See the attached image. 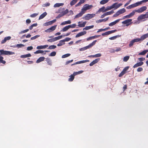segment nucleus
I'll return each mask as SVG.
<instances>
[{
    "label": "nucleus",
    "instance_id": "1",
    "mask_svg": "<svg viewBox=\"0 0 148 148\" xmlns=\"http://www.w3.org/2000/svg\"><path fill=\"white\" fill-rule=\"evenodd\" d=\"M148 18V13H146L145 14H142L139 16L137 19L139 20L140 22L146 21Z\"/></svg>",
    "mask_w": 148,
    "mask_h": 148
},
{
    "label": "nucleus",
    "instance_id": "2",
    "mask_svg": "<svg viewBox=\"0 0 148 148\" xmlns=\"http://www.w3.org/2000/svg\"><path fill=\"white\" fill-rule=\"evenodd\" d=\"M92 7V5H89L88 4H86L83 6V8L81 9V11L84 14L87 10L91 9Z\"/></svg>",
    "mask_w": 148,
    "mask_h": 148
},
{
    "label": "nucleus",
    "instance_id": "3",
    "mask_svg": "<svg viewBox=\"0 0 148 148\" xmlns=\"http://www.w3.org/2000/svg\"><path fill=\"white\" fill-rule=\"evenodd\" d=\"M0 53L1 55H12L15 54V53L9 51H4L3 50H0Z\"/></svg>",
    "mask_w": 148,
    "mask_h": 148
},
{
    "label": "nucleus",
    "instance_id": "4",
    "mask_svg": "<svg viewBox=\"0 0 148 148\" xmlns=\"http://www.w3.org/2000/svg\"><path fill=\"white\" fill-rule=\"evenodd\" d=\"M97 42V40H95L93 41L92 43L84 47L83 48H80L79 49L80 51H84L88 49L89 48L92 46L93 45H94L96 42Z\"/></svg>",
    "mask_w": 148,
    "mask_h": 148
},
{
    "label": "nucleus",
    "instance_id": "5",
    "mask_svg": "<svg viewBox=\"0 0 148 148\" xmlns=\"http://www.w3.org/2000/svg\"><path fill=\"white\" fill-rule=\"evenodd\" d=\"M136 12V10H133L129 14L124 16L123 17L122 19H124L125 18H131L135 14Z\"/></svg>",
    "mask_w": 148,
    "mask_h": 148
},
{
    "label": "nucleus",
    "instance_id": "6",
    "mask_svg": "<svg viewBox=\"0 0 148 148\" xmlns=\"http://www.w3.org/2000/svg\"><path fill=\"white\" fill-rule=\"evenodd\" d=\"M95 16V14H87L86 15L83 17L82 18L86 20H89L90 19L94 17Z\"/></svg>",
    "mask_w": 148,
    "mask_h": 148
},
{
    "label": "nucleus",
    "instance_id": "7",
    "mask_svg": "<svg viewBox=\"0 0 148 148\" xmlns=\"http://www.w3.org/2000/svg\"><path fill=\"white\" fill-rule=\"evenodd\" d=\"M62 36H63L62 35L59 36L58 37H55L53 38L48 39L47 40V41L49 42H53L61 39L62 38Z\"/></svg>",
    "mask_w": 148,
    "mask_h": 148
},
{
    "label": "nucleus",
    "instance_id": "8",
    "mask_svg": "<svg viewBox=\"0 0 148 148\" xmlns=\"http://www.w3.org/2000/svg\"><path fill=\"white\" fill-rule=\"evenodd\" d=\"M132 19H127L122 22V23L123 24H126V26H128L132 23Z\"/></svg>",
    "mask_w": 148,
    "mask_h": 148
},
{
    "label": "nucleus",
    "instance_id": "9",
    "mask_svg": "<svg viewBox=\"0 0 148 148\" xmlns=\"http://www.w3.org/2000/svg\"><path fill=\"white\" fill-rule=\"evenodd\" d=\"M129 68V66H127L125 67L121 71V72L119 74V77H121L123 75L125 74L127 72V70Z\"/></svg>",
    "mask_w": 148,
    "mask_h": 148
},
{
    "label": "nucleus",
    "instance_id": "10",
    "mask_svg": "<svg viewBox=\"0 0 148 148\" xmlns=\"http://www.w3.org/2000/svg\"><path fill=\"white\" fill-rule=\"evenodd\" d=\"M147 7L146 6H143L138 9L136 10V12L138 13H141L146 10Z\"/></svg>",
    "mask_w": 148,
    "mask_h": 148
},
{
    "label": "nucleus",
    "instance_id": "11",
    "mask_svg": "<svg viewBox=\"0 0 148 148\" xmlns=\"http://www.w3.org/2000/svg\"><path fill=\"white\" fill-rule=\"evenodd\" d=\"M69 12V10L68 9H66L65 11H64L62 12V13H60L56 17V18H58L60 17L65 15L66 14H67Z\"/></svg>",
    "mask_w": 148,
    "mask_h": 148
},
{
    "label": "nucleus",
    "instance_id": "12",
    "mask_svg": "<svg viewBox=\"0 0 148 148\" xmlns=\"http://www.w3.org/2000/svg\"><path fill=\"white\" fill-rule=\"evenodd\" d=\"M56 25H55L53 26H52L51 27L45 30V32H46L49 33L51 32L55 29L56 27Z\"/></svg>",
    "mask_w": 148,
    "mask_h": 148
},
{
    "label": "nucleus",
    "instance_id": "13",
    "mask_svg": "<svg viewBox=\"0 0 148 148\" xmlns=\"http://www.w3.org/2000/svg\"><path fill=\"white\" fill-rule=\"evenodd\" d=\"M148 1V0H143L141 1L137 2L134 3L135 7H136L140 5L143 3H145Z\"/></svg>",
    "mask_w": 148,
    "mask_h": 148
},
{
    "label": "nucleus",
    "instance_id": "14",
    "mask_svg": "<svg viewBox=\"0 0 148 148\" xmlns=\"http://www.w3.org/2000/svg\"><path fill=\"white\" fill-rule=\"evenodd\" d=\"M122 5V3H119L117 4V3H115L112 5V9L114 8L115 9H117L120 6Z\"/></svg>",
    "mask_w": 148,
    "mask_h": 148
},
{
    "label": "nucleus",
    "instance_id": "15",
    "mask_svg": "<svg viewBox=\"0 0 148 148\" xmlns=\"http://www.w3.org/2000/svg\"><path fill=\"white\" fill-rule=\"evenodd\" d=\"M56 19H54L52 21L47 22L43 24L44 26H47L49 25H51L53 23L56 22Z\"/></svg>",
    "mask_w": 148,
    "mask_h": 148
},
{
    "label": "nucleus",
    "instance_id": "16",
    "mask_svg": "<svg viewBox=\"0 0 148 148\" xmlns=\"http://www.w3.org/2000/svg\"><path fill=\"white\" fill-rule=\"evenodd\" d=\"M116 31H117V30L116 29L111 30V31H108L107 32L105 33H102V35L103 36L108 35L111 34L112 33H113L116 32Z\"/></svg>",
    "mask_w": 148,
    "mask_h": 148
},
{
    "label": "nucleus",
    "instance_id": "17",
    "mask_svg": "<svg viewBox=\"0 0 148 148\" xmlns=\"http://www.w3.org/2000/svg\"><path fill=\"white\" fill-rule=\"evenodd\" d=\"M147 38H148V33L143 35L140 38L141 41L142 42Z\"/></svg>",
    "mask_w": 148,
    "mask_h": 148
},
{
    "label": "nucleus",
    "instance_id": "18",
    "mask_svg": "<svg viewBox=\"0 0 148 148\" xmlns=\"http://www.w3.org/2000/svg\"><path fill=\"white\" fill-rule=\"evenodd\" d=\"M143 64L144 63L143 62H137L134 65L133 67L135 68L138 66H142L143 65Z\"/></svg>",
    "mask_w": 148,
    "mask_h": 148
},
{
    "label": "nucleus",
    "instance_id": "19",
    "mask_svg": "<svg viewBox=\"0 0 148 148\" xmlns=\"http://www.w3.org/2000/svg\"><path fill=\"white\" fill-rule=\"evenodd\" d=\"M120 20V19H118L114 21V22H112L109 24V25L110 26H112L116 25L117 23H118Z\"/></svg>",
    "mask_w": 148,
    "mask_h": 148
},
{
    "label": "nucleus",
    "instance_id": "20",
    "mask_svg": "<svg viewBox=\"0 0 148 148\" xmlns=\"http://www.w3.org/2000/svg\"><path fill=\"white\" fill-rule=\"evenodd\" d=\"M86 31H83L78 33L75 36L76 38H78L80 36H82L86 34Z\"/></svg>",
    "mask_w": 148,
    "mask_h": 148
},
{
    "label": "nucleus",
    "instance_id": "21",
    "mask_svg": "<svg viewBox=\"0 0 148 148\" xmlns=\"http://www.w3.org/2000/svg\"><path fill=\"white\" fill-rule=\"evenodd\" d=\"M99 59L97 58L95 59L94 60H93L92 62H91L90 64L89 65L90 66H92L93 65L97 63V62L99 61Z\"/></svg>",
    "mask_w": 148,
    "mask_h": 148
},
{
    "label": "nucleus",
    "instance_id": "22",
    "mask_svg": "<svg viewBox=\"0 0 148 148\" xmlns=\"http://www.w3.org/2000/svg\"><path fill=\"white\" fill-rule=\"evenodd\" d=\"M48 47V45H40L37 46L36 47V49H45Z\"/></svg>",
    "mask_w": 148,
    "mask_h": 148
},
{
    "label": "nucleus",
    "instance_id": "23",
    "mask_svg": "<svg viewBox=\"0 0 148 148\" xmlns=\"http://www.w3.org/2000/svg\"><path fill=\"white\" fill-rule=\"evenodd\" d=\"M109 17H107L103 19H100L96 21V23H99L103 21L106 22L108 21V19Z\"/></svg>",
    "mask_w": 148,
    "mask_h": 148
},
{
    "label": "nucleus",
    "instance_id": "24",
    "mask_svg": "<svg viewBox=\"0 0 148 148\" xmlns=\"http://www.w3.org/2000/svg\"><path fill=\"white\" fill-rule=\"evenodd\" d=\"M84 13L82 11L76 15L74 17V18H79L81 17Z\"/></svg>",
    "mask_w": 148,
    "mask_h": 148
},
{
    "label": "nucleus",
    "instance_id": "25",
    "mask_svg": "<svg viewBox=\"0 0 148 148\" xmlns=\"http://www.w3.org/2000/svg\"><path fill=\"white\" fill-rule=\"evenodd\" d=\"M106 12V11H105V7L103 6L99 9V10L97 12V13H99L101 12Z\"/></svg>",
    "mask_w": 148,
    "mask_h": 148
},
{
    "label": "nucleus",
    "instance_id": "26",
    "mask_svg": "<svg viewBox=\"0 0 148 148\" xmlns=\"http://www.w3.org/2000/svg\"><path fill=\"white\" fill-rule=\"evenodd\" d=\"M45 59V58L44 57H40L36 61V62L37 63L43 61Z\"/></svg>",
    "mask_w": 148,
    "mask_h": 148
},
{
    "label": "nucleus",
    "instance_id": "27",
    "mask_svg": "<svg viewBox=\"0 0 148 148\" xmlns=\"http://www.w3.org/2000/svg\"><path fill=\"white\" fill-rule=\"evenodd\" d=\"M47 13L46 12H44L40 16L39 18V20L43 18L47 15Z\"/></svg>",
    "mask_w": 148,
    "mask_h": 148
},
{
    "label": "nucleus",
    "instance_id": "28",
    "mask_svg": "<svg viewBox=\"0 0 148 148\" xmlns=\"http://www.w3.org/2000/svg\"><path fill=\"white\" fill-rule=\"evenodd\" d=\"M80 22H81L80 21H79L78 23L79 24L78 25V26L79 27H84L85 26L86 23V22H83L82 23L80 24Z\"/></svg>",
    "mask_w": 148,
    "mask_h": 148
},
{
    "label": "nucleus",
    "instance_id": "29",
    "mask_svg": "<svg viewBox=\"0 0 148 148\" xmlns=\"http://www.w3.org/2000/svg\"><path fill=\"white\" fill-rule=\"evenodd\" d=\"M64 5V3H57L56 4H55L54 5L53 7L54 8H57V7H59L61 6H62Z\"/></svg>",
    "mask_w": 148,
    "mask_h": 148
},
{
    "label": "nucleus",
    "instance_id": "30",
    "mask_svg": "<svg viewBox=\"0 0 148 148\" xmlns=\"http://www.w3.org/2000/svg\"><path fill=\"white\" fill-rule=\"evenodd\" d=\"M71 23V21L70 20H68L67 21H64L62 22L61 24V25H64L66 24H70Z\"/></svg>",
    "mask_w": 148,
    "mask_h": 148
},
{
    "label": "nucleus",
    "instance_id": "31",
    "mask_svg": "<svg viewBox=\"0 0 148 148\" xmlns=\"http://www.w3.org/2000/svg\"><path fill=\"white\" fill-rule=\"evenodd\" d=\"M117 12L120 15L125 12H126V10L125 8H123L119 10Z\"/></svg>",
    "mask_w": 148,
    "mask_h": 148
},
{
    "label": "nucleus",
    "instance_id": "32",
    "mask_svg": "<svg viewBox=\"0 0 148 148\" xmlns=\"http://www.w3.org/2000/svg\"><path fill=\"white\" fill-rule=\"evenodd\" d=\"M31 54L30 53H28L25 55H23L21 56V58H26L31 57Z\"/></svg>",
    "mask_w": 148,
    "mask_h": 148
},
{
    "label": "nucleus",
    "instance_id": "33",
    "mask_svg": "<svg viewBox=\"0 0 148 148\" xmlns=\"http://www.w3.org/2000/svg\"><path fill=\"white\" fill-rule=\"evenodd\" d=\"M69 28V27L68 25L64 27L61 30V31L65 32L68 30Z\"/></svg>",
    "mask_w": 148,
    "mask_h": 148
},
{
    "label": "nucleus",
    "instance_id": "34",
    "mask_svg": "<svg viewBox=\"0 0 148 148\" xmlns=\"http://www.w3.org/2000/svg\"><path fill=\"white\" fill-rule=\"evenodd\" d=\"M148 52V49L145 50L138 53V55H144L147 53Z\"/></svg>",
    "mask_w": 148,
    "mask_h": 148
},
{
    "label": "nucleus",
    "instance_id": "35",
    "mask_svg": "<svg viewBox=\"0 0 148 148\" xmlns=\"http://www.w3.org/2000/svg\"><path fill=\"white\" fill-rule=\"evenodd\" d=\"M85 1L84 0H80V1L75 5L76 7L80 6L81 4L83 3Z\"/></svg>",
    "mask_w": 148,
    "mask_h": 148
},
{
    "label": "nucleus",
    "instance_id": "36",
    "mask_svg": "<svg viewBox=\"0 0 148 148\" xmlns=\"http://www.w3.org/2000/svg\"><path fill=\"white\" fill-rule=\"evenodd\" d=\"M74 76L73 74L70 75L69 76L70 78L69 79L68 81L69 82L72 81L74 78Z\"/></svg>",
    "mask_w": 148,
    "mask_h": 148
},
{
    "label": "nucleus",
    "instance_id": "37",
    "mask_svg": "<svg viewBox=\"0 0 148 148\" xmlns=\"http://www.w3.org/2000/svg\"><path fill=\"white\" fill-rule=\"evenodd\" d=\"M64 44L65 43L64 41L63 40H62L59 41V43L57 44V46L59 47L60 46Z\"/></svg>",
    "mask_w": 148,
    "mask_h": 148
},
{
    "label": "nucleus",
    "instance_id": "38",
    "mask_svg": "<svg viewBox=\"0 0 148 148\" xmlns=\"http://www.w3.org/2000/svg\"><path fill=\"white\" fill-rule=\"evenodd\" d=\"M78 0H73L70 3V5L72 6L75 5Z\"/></svg>",
    "mask_w": 148,
    "mask_h": 148
},
{
    "label": "nucleus",
    "instance_id": "39",
    "mask_svg": "<svg viewBox=\"0 0 148 148\" xmlns=\"http://www.w3.org/2000/svg\"><path fill=\"white\" fill-rule=\"evenodd\" d=\"M94 27L93 25L90 26H86L83 29V30H88Z\"/></svg>",
    "mask_w": 148,
    "mask_h": 148
},
{
    "label": "nucleus",
    "instance_id": "40",
    "mask_svg": "<svg viewBox=\"0 0 148 148\" xmlns=\"http://www.w3.org/2000/svg\"><path fill=\"white\" fill-rule=\"evenodd\" d=\"M24 46V45L23 44H17L16 46H12L13 47H18V48H21L22 47H23Z\"/></svg>",
    "mask_w": 148,
    "mask_h": 148
},
{
    "label": "nucleus",
    "instance_id": "41",
    "mask_svg": "<svg viewBox=\"0 0 148 148\" xmlns=\"http://www.w3.org/2000/svg\"><path fill=\"white\" fill-rule=\"evenodd\" d=\"M109 0H102L100 2V3L101 4H104L107 3L108 1Z\"/></svg>",
    "mask_w": 148,
    "mask_h": 148
},
{
    "label": "nucleus",
    "instance_id": "42",
    "mask_svg": "<svg viewBox=\"0 0 148 148\" xmlns=\"http://www.w3.org/2000/svg\"><path fill=\"white\" fill-rule=\"evenodd\" d=\"M134 7H135L134 3L126 7V8L127 9H131Z\"/></svg>",
    "mask_w": 148,
    "mask_h": 148
},
{
    "label": "nucleus",
    "instance_id": "43",
    "mask_svg": "<svg viewBox=\"0 0 148 148\" xmlns=\"http://www.w3.org/2000/svg\"><path fill=\"white\" fill-rule=\"evenodd\" d=\"M83 72V71H80L78 72H74V73H73V74L74 75V76H75V75H77L82 73Z\"/></svg>",
    "mask_w": 148,
    "mask_h": 148
},
{
    "label": "nucleus",
    "instance_id": "44",
    "mask_svg": "<svg viewBox=\"0 0 148 148\" xmlns=\"http://www.w3.org/2000/svg\"><path fill=\"white\" fill-rule=\"evenodd\" d=\"M64 10V8H60L58 10V11L57 12V13H62V12Z\"/></svg>",
    "mask_w": 148,
    "mask_h": 148
},
{
    "label": "nucleus",
    "instance_id": "45",
    "mask_svg": "<svg viewBox=\"0 0 148 148\" xmlns=\"http://www.w3.org/2000/svg\"><path fill=\"white\" fill-rule=\"evenodd\" d=\"M56 46L55 45H51V46H50L48 48V49H53L55 48H56Z\"/></svg>",
    "mask_w": 148,
    "mask_h": 148
},
{
    "label": "nucleus",
    "instance_id": "46",
    "mask_svg": "<svg viewBox=\"0 0 148 148\" xmlns=\"http://www.w3.org/2000/svg\"><path fill=\"white\" fill-rule=\"evenodd\" d=\"M130 56H127L124 57L123 58V61L124 62H127L129 59Z\"/></svg>",
    "mask_w": 148,
    "mask_h": 148
},
{
    "label": "nucleus",
    "instance_id": "47",
    "mask_svg": "<svg viewBox=\"0 0 148 148\" xmlns=\"http://www.w3.org/2000/svg\"><path fill=\"white\" fill-rule=\"evenodd\" d=\"M46 61H47V63L49 65H52V62L51 60L49 59H46Z\"/></svg>",
    "mask_w": 148,
    "mask_h": 148
},
{
    "label": "nucleus",
    "instance_id": "48",
    "mask_svg": "<svg viewBox=\"0 0 148 148\" xmlns=\"http://www.w3.org/2000/svg\"><path fill=\"white\" fill-rule=\"evenodd\" d=\"M135 43V42L134 41V40H132L131 41H130V43L129 44V46L130 47H131L133 45L134 43Z\"/></svg>",
    "mask_w": 148,
    "mask_h": 148
},
{
    "label": "nucleus",
    "instance_id": "49",
    "mask_svg": "<svg viewBox=\"0 0 148 148\" xmlns=\"http://www.w3.org/2000/svg\"><path fill=\"white\" fill-rule=\"evenodd\" d=\"M71 54L70 53H67L62 55V58H64L70 56Z\"/></svg>",
    "mask_w": 148,
    "mask_h": 148
},
{
    "label": "nucleus",
    "instance_id": "50",
    "mask_svg": "<svg viewBox=\"0 0 148 148\" xmlns=\"http://www.w3.org/2000/svg\"><path fill=\"white\" fill-rule=\"evenodd\" d=\"M44 51L42 50H39L36 51L34 52L35 54H38V53H43Z\"/></svg>",
    "mask_w": 148,
    "mask_h": 148
},
{
    "label": "nucleus",
    "instance_id": "51",
    "mask_svg": "<svg viewBox=\"0 0 148 148\" xmlns=\"http://www.w3.org/2000/svg\"><path fill=\"white\" fill-rule=\"evenodd\" d=\"M37 23H35L33 24L32 25H31L29 27V29L30 30H32V29L33 27H36L37 26Z\"/></svg>",
    "mask_w": 148,
    "mask_h": 148
},
{
    "label": "nucleus",
    "instance_id": "52",
    "mask_svg": "<svg viewBox=\"0 0 148 148\" xmlns=\"http://www.w3.org/2000/svg\"><path fill=\"white\" fill-rule=\"evenodd\" d=\"M29 30V29H27L23 31H21L19 32V34H21L27 32Z\"/></svg>",
    "mask_w": 148,
    "mask_h": 148
},
{
    "label": "nucleus",
    "instance_id": "53",
    "mask_svg": "<svg viewBox=\"0 0 148 148\" xmlns=\"http://www.w3.org/2000/svg\"><path fill=\"white\" fill-rule=\"evenodd\" d=\"M50 4V3L49 2L43 4V5H42V6L43 7H48L49 6Z\"/></svg>",
    "mask_w": 148,
    "mask_h": 148
},
{
    "label": "nucleus",
    "instance_id": "54",
    "mask_svg": "<svg viewBox=\"0 0 148 148\" xmlns=\"http://www.w3.org/2000/svg\"><path fill=\"white\" fill-rule=\"evenodd\" d=\"M56 54V52L55 51H53L50 53L49 55V56H55Z\"/></svg>",
    "mask_w": 148,
    "mask_h": 148
},
{
    "label": "nucleus",
    "instance_id": "55",
    "mask_svg": "<svg viewBox=\"0 0 148 148\" xmlns=\"http://www.w3.org/2000/svg\"><path fill=\"white\" fill-rule=\"evenodd\" d=\"M114 12L113 11H109L108 12H107L106 13H105L106 16L110 15L112 14H113Z\"/></svg>",
    "mask_w": 148,
    "mask_h": 148
},
{
    "label": "nucleus",
    "instance_id": "56",
    "mask_svg": "<svg viewBox=\"0 0 148 148\" xmlns=\"http://www.w3.org/2000/svg\"><path fill=\"white\" fill-rule=\"evenodd\" d=\"M40 36V35H36L34 37H32L31 38V40H34L36 38L39 37Z\"/></svg>",
    "mask_w": 148,
    "mask_h": 148
},
{
    "label": "nucleus",
    "instance_id": "57",
    "mask_svg": "<svg viewBox=\"0 0 148 148\" xmlns=\"http://www.w3.org/2000/svg\"><path fill=\"white\" fill-rule=\"evenodd\" d=\"M69 28H75L76 26V25L75 24H73L71 25H69Z\"/></svg>",
    "mask_w": 148,
    "mask_h": 148
},
{
    "label": "nucleus",
    "instance_id": "58",
    "mask_svg": "<svg viewBox=\"0 0 148 148\" xmlns=\"http://www.w3.org/2000/svg\"><path fill=\"white\" fill-rule=\"evenodd\" d=\"M135 42H141V41H140V38H136L135 39H133Z\"/></svg>",
    "mask_w": 148,
    "mask_h": 148
},
{
    "label": "nucleus",
    "instance_id": "59",
    "mask_svg": "<svg viewBox=\"0 0 148 148\" xmlns=\"http://www.w3.org/2000/svg\"><path fill=\"white\" fill-rule=\"evenodd\" d=\"M112 9V5L110 6H108L106 7V8L105 9V11H106V12L107 11L110 10Z\"/></svg>",
    "mask_w": 148,
    "mask_h": 148
},
{
    "label": "nucleus",
    "instance_id": "60",
    "mask_svg": "<svg viewBox=\"0 0 148 148\" xmlns=\"http://www.w3.org/2000/svg\"><path fill=\"white\" fill-rule=\"evenodd\" d=\"M89 61V60H84L79 61V64H81V63H86V62H88Z\"/></svg>",
    "mask_w": 148,
    "mask_h": 148
},
{
    "label": "nucleus",
    "instance_id": "61",
    "mask_svg": "<svg viewBox=\"0 0 148 148\" xmlns=\"http://www.w3.org/2000/svg\"><path fill=\"white\" fill-rule=\"evenodd\" d=\"M38 15V13H34V14H32L30 16L31 17L34 18V17H35L36 16Z\"/></svg>",
    "mask_w": 148,
    "mask_h": 148
},
{
    "label": "nucleus",
    "instance_id": "62",
    "mask_svg": "<svg viewBox=\"0 0 148 148\" xmlns=\"http://www.w3.org/2000/svg\"><path fill=\"white\" fill-rule=\"evenodd\" d=\"M119 36H114L111 37H110L109 38V39L110 40H114L116 39L117 38V37Z\"/></svg>",
    "mask_w": 148,
    "mask_h": 148
},
{
    "label": "nucleus",
    "instance_id": "63",
    "mask_svg": "<svg viewBox=\"0 0 148 148\" xmlns=\"http://www.w3.org/2000/svg\"><path fill=\"white\" fill-rule=\"evenodd\" d=\"M121 50V48L120 47H119V48H117L116 49L115 51H114V50H113V52H114L115 51L118 52V51H120Z\"/></svg>",
    "mask_w": 148,
    "mask_h": 148
},
{
    "label": "nucleus",
    "instance_id": "64",
    "mask_svg": "<svg viewBox=\"0 0 148 148\" xmlns=\"http://www.w3.org/2000/svg\"><path fill=\"white\" fill-rule=\"evenodd\" d=\"M71 40V38H69L68 37L66 38L64 40H63L64 41V42L65 41H68Z\"/></svg>",
    "mask_w": 148,
    "mask_h": 148
}]
</instances>
